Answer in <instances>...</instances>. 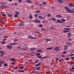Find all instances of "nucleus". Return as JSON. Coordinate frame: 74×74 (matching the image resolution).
Instances as JSON below:
<instances>
[{
    "mask_svg": "<svg viewBox=\"0 0 74 74\" xmlns=\"http://www.w3.org/2000/svg\"><path fill=\"white\" fill-rule=\"evenodd\" d=\"M0 7H3L4 8H8V6L7 5H4V2H1L0 3Z\"/></svg>",
    "mask_w": 74,
    "mask_h": 74,
    "instance_id": "1",
    "label": "nucleus"
},
{
    "mask_svg": "<svg viewBox=\"0 0 74 74\" xmlns=\"http://www.w3.org/2000/svg\"><path fill=\"white\" fill-rule=\"evenodd\" d=\"M6 47L8 48V49H11L12 48V46L10 45H7L6 46Z\"/></svg>",
    "mask_w": 74,
    "mask_h": 74,
    "instance_id": "2",
    "label": "nucleus"
},
{
    "mask_svg": "<svg viewBox=\"0 0 74 74\" xmlns=\"http://www.w3.org/2000/svg\"><path fill=\"white\" fill-rule=\"evenodd\" d=\"M53 50V51H59V47H55Z\"/></svg>",
    "mask_w": 74,
    "mask_h": 74,
    "instance_id": "3",
    "label": "nucleus"
},
{
    "mask_svg": "<svg viewBox=\"0 0 74 74\" xmlns=\"http://www.w3.org/2000/svg\"><path fill=\"white\" fill-rule=\"evenodd\" d=\"M69 13H74V11L72 10H71L69 9L68 11H67Z\"/></svg>",
    "mask_w": 74,
    "mask_h": 74,
    "instance_id": "4",
    "label": "nucleus"
},
{
    "mask_svg": "<svg viewBox=\"0 0 74 74\" xmlns=\"http://www.w3.org/2000/svg\"><path fill=\"white\" fill-rule=\"evenodd\" d=\"M69 7H74V5L72 3H69Z\"/></svg>",
    "mask_w": 74,
    "mask_h": 74,
    "instance_id": "5",
    "label": "nucleus"
},
{
    "mask_svg": "<svg viewBox=\"0 0 74 74\" xmlns=\"http://www.w3.org/2000/svg\"><path fill=\"white\" fill-rule=\"evenodd\" d=\"M68 49V46L67 45H65L64 46V50H67Z\"/></svg>",
    "mask_w": 74,
    "mask_h": 74,
    "instance_id": "6",
    "label": "nucleus"
},
{
    "mask_svg": "<svg viewBox=\"0 0 74 74\" xmlns=\"http://www.w3.org/2000/svg\"><path fill=\"white\" fill-rule=\"evenodd\" d=\"M34 22H35V23H38L40 22V21L39 20L36 19V21L34 20Z\"/></svg>",
    "mask_w": 74,
    "mask_h": 74,
    "instance_id": "7",
    "label": "nucleus"
},
{
    "mask_svg": "<svg viewBox=\"0 0 74 74\" xmlns=\"http://www.w3.org/2000/svg\"><path fill=\"white\" fill-rule=\"evenodd\" d=\"M66 44H67V45H69L70 46V45H71V43L70 42H67L66 43Z\"/></svg>",
    "mask_w": 74,
    "mask_h": 74,
    "instance_id": "8",
    "label": "nucleus"
},
{
    "mask_svg": "<svg viewBox=\"0 0 74 74\" xmlns=\"http://www.w3.org/2000/svg\"><path fill=\"white\" fill-rule=\"evenodd\" d=\"M41 64V62H39L37 64H36L35 65V66H40Z\"/></svg>",
    "mask_w": 74,
    "mask_h": 74,
    "instance_id": "9",
    "label": "nucleus"
},
{
    "mask_svg": "<svg viewBox=\"0 0 74 74\" xmlns=\"http://www.w3.org/2000/svg\"><path fill=\"white\" fill-rule=\"evenodd\" d=\"M68 34L67 35V37H70L71 36V34L70 33H68Z\"/></svg>",
    "mask_w": 74,
    "mask_h": 74,
    "instance_id": "10",
    "label": "nucleus"
},
{
    "mask_svg": "<svg viewBox=\"0 0 74 74\" xmlns=\"http://www.w3.org/2000/svg\"><path fill=\"white\" fill-rule=\"evenodd\" d=\"M3 63H5V62L4 61H0V64H3Z\"/></svg>",
    "mask_w": 74,
    "mask_h": 74,
    "instance_id": "11",
    "label": "nucleus"
},
{
    "mask_svg": "<svg viewBox=\"0 0 74 74\" xmlns=\"http://www.w3.org/2000/svg\"><path fill=\"white\" fill-rule=\"evenodd\" d=\"M25 25V24L24 23H21L19 24L18 25L19 26H24Z\"/></svg>",
    "mask_w": 74,
    "mask_h": 74,
    "instance_id": "12",
    "label": "nucleus"
},
{
    "mask_svg": "<svg viewBox=\"0 0 74 74\" xmlns=\"http://www.w3.org/2000/svg\"><path fill=\"white\" fill-rule=\"evenodd\" d=\"M58 2L60 3H62L63 2V1L62 0H58Z\"/></svg>",
    "mask_w": 74,
    "mask_h": 74,
    "instance_id": "13",
    "label": "nucleus"
},
{
    "mask_svg": "<svg viewBox=\"0 0 74 74\" xmlns=\"http://www.w3.org/2000/svg\"><path fill=\"white\" fill-rule=\"evenodd\" d=\"M56 17L57 18H61V17H62V16L60 15H58L56 16Z\"/></svg>",
    "mask_w": 74,
    "mask_h": 74,
    "instance_id": "14",
    "label": "nucleus"
},
{
    "mask_svg": "<svg viewBox=\"0 0 74 74\" xmlns=\"http://www.w3.org/2000/svg\"><path fill=\"white\" fill-rule=\"evenodd\" d=\"M29 49L30 50H32V51H35V50H36V48H34L32 49Z\"/></svg>",
    "mask_w": 74,
    "mask_h": 74,
    "instance_id": "15",
    "label": "nucleus"
},
{
    "mask_svg": "<svg viewBox=\"0 0 74 74\" xmlns=\"http://www.w3.org/2000/svg\"><path fill=\"white\" fill-rule=\"evenodd\" d=\"M26 2H27V3H32V2L31 1L29 0L26 1Z\"/></svg>",
    "mask_w": 74,
    "mask_h": 74,
    "instance_id": "16",
    "label": "nucleus"
},
{
    "mask_svg": "<svg viewBox=\"0 0 74 74\" xmlns=\"http://www.w3.org/2000/svg\"><path fill=\"white\" fill-rule=\"evenodd\" d=\"M51 20H52V21H56V19H55V18H53V17H52L51 18Z\"/></svg>",
    "mask_w": 74,
    "mask_h": 74,
    "instance_id": "17",
    "label": "nucleus"
},
{
    "mask_svg": "<svg viewBox=\"0 0 74 74\" xmlns=\"http://www.w3.org/2000/svg\"><path fill=\"white\" fill-rule=\"evenodd\" d=\"M36 69L37 70H40V69H41L40 67H36Z\"/></svg>",
    "mask_w": 74,
    "mask_h": 74,
    "instance_id": "18",
    "label": "nucleus"
},
{
    "mask_svg": "<svg viewBox=\"0 0 74 74\" xmlns=\"http://www.w3.org/2000/svg\"><path fill=\"white\" fill-rule=\"evenodd\" d=\"M42 4H43V5H46L47 4V2H43Z\"/></svg>",
    "mask_w": 74,
    "mask_h": 74,
    "instance_id": "19",
    "label": "nucleus"
},
{
    "mask_svg": "<svg viewBox=\"0 0 74 74\" xmlns=\"http://www.w3.org/2000/svg\"><path fill=\"white\" fill-rule=\"evenodd\" d=\"M18 72H20L21 73H23V72H24V71H20V70H18Z\"/></svg>",
    "mask_w": 74,
    "mask_h": 74,
    "instance_id": "20",
    "label": "nucleus"
},
{
    "mask_svg": "<svg viewBox=\"0 0 74 74\" xmlns=\"http://www.w3.org/2000/svg\"><path fill=\"white\" fill-rule=\"evenodd\" d=\"M8 15L9 17H12V15L10 14H8Z\"/></svg>",
    "mask_w": 74,
    "mask_h": 74,
    "instance_id": "21",
    "label": "nucleus"
},
{
    "mask_svg": "<svg viewBox=\"0 0 74 74\" xmlns=\"http://www.w3.org/2000/svg\"><path fill=\"white\" fill-rule=\"evenodd\" d=\"M65 9H66V11H68L69 10V8H68L67 7H65Z\"/></svg>",
    "mask_w": 74,
    "mask_h": 74,
    "instance_id": "22",
    "label": "nucleus"
},
{
    "mask_svg": "<svg viewBox=\"0 0 74 74\" xmlns=\"http://www.w3.org/2000/svg\"><path fill=\"white\" fill-rule=\"evenodd\" d=\"M36 52H42V50H37L36 51Z\"/></svg>",
    "mask_w": 74,
    "mask_h": 74,
    "instance_id": "23",
    "label": "nucleus"
},
{
    "mask_svg": "<svg viewBox=\"0 0 74 74\" xmlns=\"http://www.w3.org/2000/svg\"><path fill=\"white\" fill-rule=\"evenodd\" d=\"M45 40L46 41H51V39H45Z\"/></svg>",
    "mask_w": 74,
    "mask_h": 74,
    "instance_id": "24",
    "label": "nucleus"
},
{
    "mask_svg": "<svg viewBox=\"0 0 74 74\" xmlns=\"http://www.w3.org/2000/svg\"><path fill=\"white\" fill-rule=\"evenodd\" d=\"M52 49H53V47L48 48H47L46 49H47V50Z\"/></svg>",
    "mask_w": 74,
    "mask_h": 74,
    "instance_id": "25",
    "label": "nucleus"
},
{
    "mask_svg": "<svg viewBox=\"0 0 74 74\" xmlns=\"http://www.w3.org/2000/svg\"><path fill=\"white\" fill-rule=\"evenodd\" d=\"M50 29H51V30H54V27H51L50 28Z\"/></svg>",
    "mask_w": 74,
    "mask_h": 74,
    "instance_id": "26",
    "label": "nucleus"
},
{
    "mask_svg": "<svg viewBox=\"0 0 74 74\" xmlns=\"http://www.w3.org/2000/svg\"><path fill=\"white\" fill-rule=\"evenodd\" d=\"M14 18H17L18 17V15L17 14H15L14 16Z\"/></svg>",
    "mask_w": 74,
    "mask_h": 74,
    "instance_id": "27",
    "label": "nucleus"
},
{
    "mask_svg": "<svg viewBox=\"0 0 74 74\" xmlns=\"http://www.w3.org/2000/svg\"><path fill=\"white\" fill-rule=\"evenodd\" d=\"M36 38H37L32 37V36L31 37V39H36Z\"/></svg>",
    "mask_w": 74,
    "mask_h": 74,
    "instance_id": "28",
    "label": "nucleus"
},
{
    "mask_svg": "<svg viewBox=\"0 0 74 74\" xmlns=\"http://www.w3.org/2000/svg\"><path fill=\"white\" fill-rule=\"evenodd\" d=\"M38 18H40V19H42V16H38Z\"/></svg>",
    "mask_w": 74,
    "mask_h": 74,
    "instance_id": "29",
    "label": "nucleus"
},
{
    "mask_svg": "<svg viewBox=\"0 0 74 74\" xmlns=\"http://www.w3.org/2000/svg\"><path fill=\"white\" fill-rule=\"evenodd\" d=\"M10 60H13V61H15V59H14V58H10Z\"/></svg>",
    "mask_w": 74,
    "mask_h": 74,
    "instance_id": "30",
    "label": "nucleus"
},
{
    "mask_svg": "<svg viewBox=\"0 0 74 74\" xmlns=\"http://www.w3.org/2000/svg\"><path fill=\"white\" fill-rule=\"evenodd\" d=\"M29 18H33V17H32V14H30L29 15Z\"/></svg>",
    "mask_w": 74,
    "mask_h": 74,
    "instance_id": "31",
    "label": "nucleus"
},
{
    "mask_svg": "<svg viewBox=\"0 0 74 74\" xmlns=\"http://www.w3.org/2000/svg\"><path fill=\"white\" fill-rule=\"evenodd\" d=\"M60 56L63 57V58H64V56H64V55H61Z\"/></svg>",
    "mask_w": 74,
    "mask_h": 74,
    "instance_id": "32",
    "label": "nucleus"
},
{
    "mask_svg": "<svg viewBox=\"0 0 74 74\" xmlns=\"http://www.w3.org/2000/svg\"><path fill=\"white\" fill-rule=\"evenodd\" d=\"M57 22H58L60 23H62V22H61V21H60L59 20H57Z\"/></svg>",
    "mask_w": 74,
    "mask_h": 74,
    "instance_id": "33",
    "label": "nucleus"
},
{
    "mask_svg": "<svg viewBox=\"0 0 74 74\" xmlns=\"http://www.w3.org/2000/svg\"><path fill=\"white\" fill-rule=\"evenodd\" d=\"M23 51H27V49H25V48H23L22 49Z\"/></svg>",
    "mask_w": 74,
    "mask_h": 74,
    "instance_id": "34",
    "label": "nucleus"
},
{
    "mask_svg": "<svg viewBox=\"0 0 74 74\" xmlns=\"http://www.w3.org/2000/svg\"><path fill=\"white\" fill-rule=\"evenodd\" d=\"M4 56V54H1L0 55V56L1 57H3Z\"/></svg>",
    "mask_w": 74,
    "mask_h": 74,
    "instance_id": "35",
    "label": "nucleus"
},
{
    "mask_svg": "<svg viewBox=\"0 0 74 74\" xmlns=\"http://www.w3.org/2000/svg\"><path fill=\"white\" fill-rule=\"evenodd\" d=\"M38 27H42V25H38Z\"/></svg>",
    "mask_w": 74,
    "mask_h": 74,
    "instance_id": "36",
    "label": "nucleus"
},
{
    "mask_svg": "<svg viewBox=\"0 0 74 74\" xmlns=\"http://www.w3.org/2000/svg\"><path fill=\"white\" fill-rule=\"evenodd\" d=\"M16 14H18V15H19V12L16 11L15 12Z\"/></svg>",
    "mask_w": 74,
    "mask_h": 74,
    "instance_id": "37",
    "label": "nucleus"
},
{
    "mask_svg": "<svg viewBox=\"0 0 74 74\" xmlns=\"http://www.w3.org/2000/svg\"><path fill=\"white\" fill-rule=\"evenodd\" d=\"M23 68H24L23 66H21L20 67L19 69H23Z\"/></svg>",
    "mask_w": 74,
    "mask_h": 74,
    "instance_id": "38",
    "label": "nucleus"
},
{
    "mask_svg": "<svg viewBox=\"0 0 74 74\" xmlns=\"http://www.w3.org/2000/svg\"><path fill=\"white\" fill-rule=\"evenodd\" d=\"M70 59V58H66V59H65V60H69Z\"/></svg>",
    "mask_w": 74,
    "mask_h": 74,
    "instance_id": "39",
    "label": "nucleus"
},
{
    "mask_svg": "<svg viewBox=\"0 0 74 74\" xmlns=\"http://www.w3.org/2000/svg\"><path fill=\"white\" fill-rule=\"evenodd\" d=\"M35 12H37L38 13L40 12V10L36 11H35Z\"/></svg>",
    "mask_w": 74,
    "mask_h": 74,
    "instance_id": "40",
    "label": "nucleus"
},
{
    "mask_svg": "<svg viewBox=\"0 0 74 74\" xmlns=\"http://www.w3.org/2000/svg\"><path fill=\"white\" fill-rule=\"evenodd\" d=\"M2 16H6V15L5 14H2Z\"/></svg>",
    "mask_w": 74,
    "mask_h": 74,
    "instance_id": "41",
    "label": "nucleus"
},
{
    "mask_svg": "<svg viewBox=\"0 0 74 74\" xmlns=\"http://www.w3.org/2000/svg\"><path fill=\"white\" fill-rule=\"evenodd\" d=\"M74 64V62H71L70 63V65H71H71H73V64Z\"/></svg>",
    "mask_w": 74,
    "mask_h": 74,
    "instance_id": "42",
    "label": "nucleus"
},
{
    "mask_svg": "<svg viewBox=\"0 0 74 74\" xmlns=\"http://www.w3.org/2000/svg\"><path fill=\"white\" fill-rule=\"evenodd\" d=\"M64 30H70V28H64Z\"/></svg>",
    "mask_w": 74,
    "mask_h": 74,
    "instance_id": "43",
    "label": "nucleus"
},
{
    "mask_svg": "<svg viewBox=\"0 0 74 74\" xmlns=\"http://www.w3.org/2000/svg\"><path fill=\"white\" fill-rule=\"evenodd\" d=\"M4 66H7L8 64H7L5 63L4 64Z\"/></svg>",
    "mask_w": 74,
    "mask_h": 74,
    "instance_id": "44",
    "label": "nucleus"
},
{
    "mask_svg": "<svg viewBox=\"0 0 74 74\" xmlns=\"http://www.w3.org/2000/svg\"><path fill=\"white\" fill-rule=\"evenodd\" d=\"M37 58H39V59H40V58H41V56H38L37 57Z\"/></svg>",
    "mask_w": 74,
    "mask_h": 74,
    "instance_id": "45",
    "label": "nucleus"
},
{
    "mask_svg": "<svg viewBox=\"0 0 74 74\" xmlns=\"http://www.w3.org/2000/svg\"><path fill=\"white\" fill-rule=\"evenodd\" d=\"M61 21L62 22H65V20L63 19H62Z\"/></svg>",
    "mask_w": 74,
    "mask_h": 74,
    "instance_id": "46",
    "label": "nucleus"
},
{
    "mask_svg": "<svg viewBox=\"0 0 74 74\" xmlns=\"http://www.w3.org/2000/svg\"><path fill=\"white\" fill-rule=\"evenodd\" d=\"M41 30H42L43 31H45V29H43V28H42L41 29Z\"/></svg>",
    "mask_w": 74,
    "mask_h": 74,
    "instance_id": "47",
    "label": "nucleus"
},
{
    "mask_svg": "<svg viewBox=\"0 0 74 74\" xmlns=\"http://www.w3.org/2000/svg\"><path fill=\"white\" fill-rule=\"evenodd\" d=\"M56 61H58V60H59V58H56Z\"/></svg>",
    "mask_w": 74,
    "mask_h": 74,
    "instance_id": "48",
    "label": "nucleus"
},
{
    "mask_svg": "<svg viewBox=\"0 0 74 74\" xmlns=\"http://www.w3.org/2000/svg\"><path fill=\"white\" fill-rule=\"evenodd\" d=\"M17 69V66H16L14 67V68L13 69L14 70H15V69Z\"/></svg>",
    "mask_w": 74,
    "mask_h": 74,
    "instance_id": "49",
    "label": "nucleus"
},
{
    "mask_svg": "<svg viewBox=\"0 0 74 74\" xmlns=\"http://www.w3.org/2000/svg\"><path fill=\"white\" fill-rule=\"evenodd\" d=\"M67 32L66 30H64L63 31V33H67Z\"/></svg>",
    "mask_w": 74,
    "mask_h": 74,
    "instance_id": "50",
    "label": "nucleus"
},
{
    "mask_svg": "<svg viewBox=\"0 0 74 74\" xmlns=\"http://www.w3.org/2000/svg\"><path fill=\"white\" fill-rule=\"evenodd\" d=\"M15 64V63L14 62H12L11 63V64Z\"/></svg>",
    "mask_w": 74,
    "mask_h": 74,
    "instance_id": "51",
    "label": "nucleus"
},
{
    "mask_svg": "<svg viewBox=\"0 0 74 74\" xmlns=\"http://www.w3.org/2000/svg\"><path fill=\"white\" fill-rule=\"evenodd\" d=\"M1 42L2 44H5V42L3 41H1Z\"/></svg>",
    "mask_w": 74,
    "mask_h": 74,
    "instance_id": "52",
    "label": "nucleus"
},
{
    "mask_svg": "<svg viewBox=\"0 0 74 74\" xmlns=\"http://www.w3.org/2000/svg\"><path fill=\"white\" fill-rule=\"evenodd\" d=\"M67 51H64L63 52H62V53H67Z\"/></svg>",
    "mask_w": 74,
    "mask_h": 74,
    "instance_id": "53",
    "label": "nucleus"
},
{
    "mask_svg": "<svg viewBox=\"0 0 74 74\" xmlns=\"http://www.w3.org/2000/svg\"><path fill=\"white\" fill-rule=\"evenodd\" d=\"M46 73H47V74H48L49 73H51V72L50 71H47V72Z\"/></svg>",
    "mask_w": 74,
    "mask_h": 74,
    "instance_id": "54",
    "label": "nucleus"
},
{
    "mask_svg": "<svg viewBox=\"0 0 74 74\" xmlns=\"http://www.w3.org/2000/svg\"><path fill=\"white\" fill-rule=\"evenodd\" d=\"M38 55H40V53H38L37 54V56H38Z\"/></svg>",
    "mask_w": 74,
    "mask_h": 74,
    "instance_id": "55",
    "label": "nucleus"
},
{
    "mask_svg": "<svg viewBox=\"0 0 74 74\" xmlns=\"http://www.w3.org/2000/svg\"><path fill=\"white\" fill-rule=\"evenodd\" d=\"M2 24H3V25H5V22H3V21H2Z\"/></svg>",
    "mask_w": 74,
    "mask_h": 74,
    "instance_id": "56",
    "label": "nucleus"
},
{
    "mask_svg": "<svg viewBox=\"0 0 74 74\" xmlns=\"http://www.w3.org/2000/svg\"><path fill=\"white\" fill-rule=\"evenodd\" d=\"M38 62V60H37V61H35L34 62V63H37V62Z\"/></svg>",
    "mask_w": 74,
    "mask_h": 74,
    "instance_id": "57",
    "label": "nucleus"
},
{
    "mask_svg": "<svg viewBox=\"0 0 74 74\" xmlns=\"http://www.w3.org/2000/svg\"><path fill=\"white\" fill-rule=\"evenodd\" d=\"M71 59H72L73 60H74V57H71Z\"/></svg>",
    "mask_w": 74,
    "mask_h": 74,
    "instance_id": "58",
    "label": "nucleus"
},
{
    "mask_svg": "<svg viewBox=\"0 0 74 74\" xmlns=\"http://www.w3.org/2000/svg\"><path fill=\"white\" fill-rule=\"evenodd\" d=\"M51 16V15L50 14H48V16L50 17Z\"/></svg>",
    "mask_w": 74,
    "mask_h": 74,
    "instance_id": "59",
    "label": "nucleus"
},
{
    "mask_svg": "<svg viewBox=\"0 0 74 74\" xmlns=\"http://www.w3.org/2000/svg\"><path fill=\"white\" fill-rule=\"evenodd\" d=\"M52 9L53 10H55V7H52Z\"/></svg>",
    "mask_w": 74,
    "mask_h": 74,
    "instance_id": "60",
    "label": "nucleus"
},
{
    "mask_svg": "<svg viewBox=\"0 0 74 74\" xmlns=\"http://www.w3.org/2000/svg\"><path fill=\"white\" fill-rule=\"evenodd\" d=\"M18 44L17 43H14L13 45H18Z\"/></svg>",
    "mask_w": 74,
    "mask_h": 74,
    "instance_id": "61",
    "label": "nucleus"
},
{
    "mask_svg": "<svg viewBox=\"0 0 74 74\" xmlns=\"http://www.w3.org/2000/svg\"><path fill=\"white\" fill-rule=\"evenodd\" d=\"M31 36H29L28 37V38H31Z\"/></svg>",
    "mask_w": 74,
    "mask_h": 74,
    "instance_id": "62",
    "label": "nucleus"
},
{
    "mask_svg": "<svg viewBox=\"0 0 74 74\" xmlns=\"http://www.w3.org/2000/svg\"><path fill=\"white\" fill-rule=\"evenodd\" d=\"M42 23H45V21H42Z\"/></svg>",
    "mask_w": 74,
    "mask_h": 74,
    "instance_id": "63",
    "label": "nucleus"
},
{
    "mask_svg": "<svg viewBox=\"0 0 74 74\" xmlns=\"http://www.w3.org/2000/svg\"><path fill=\"white\" fill-rule=\"evenodd\" d=\"M18 41V39H15L14 40V41Z\"/></svg>",
    "mask_w": 74,
    "mask_h": 74,
    "instance_id": "64",
    "label": "nucleus"
}]
</instances>
